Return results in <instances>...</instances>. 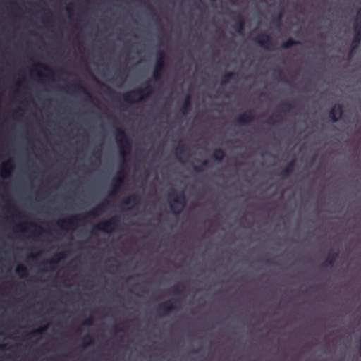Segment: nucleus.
<instances>
[{
	"instance_id": "1",
	"label": "nucleus",
	"mask_w": 361,
	"mask_h": 361,
	"mask_svg": "<svg viewBox=\"0 0 361 361\" xmlns=\"http://www.w3.org/2000/svg\"><path fill=\"white\" fill-rule=\"evenodd\" d=\"M115 138L119 148L120 154L123 157V161L121 164V169L117 172V176L114 179L112 190L109 195L110 196L116 195L121 190L124 183L127 173L123 168L127 166L126 158L129 157L131 149L130 140L122 128H116Z\"/></svg>"
},
{
	"instance_id": "2",
	"label": "nucleus",
	"mask_w": 361,
	"mask_h": 361,
	"mask_svg": "<svg viewBox=\"0 0 361 361\" xmlns=\"http://www.w3.org/2000/svg\"><path fill=\"white\" fill-rule=\"evenodd\" d=\"M109 204L108 200H104L82 216H71L66 219L58 220L56 224L63 230L74 229L81 221H87L88 219H94L102 214Z\"/></svg>"
},
{
	"instance_id": "3",
	"label": "nucleus",
	"mask_w": 361,
	"mask_h": 361,
	"mask_svg": "<svg viewBox=\"0 0 361 361\" xmlns=\"http://www.w3.org/2000/svg\"><path fill=\"white\" fill-rule=\"evenodd\" d=\"M152 92V87L146 83L142 88H137L124 93L123 94V99L127 103L134 104L148 98Z\"/></svg>"
},
{
	"instance_id": "4",
	"label": "nucleus",
	"mask_w": 361,
	"mask_h": 361,
	"mask_svg": "<svg viewBox=\"0 0 361 361\" xmlns=\"http://www.w3.org/2000/svg\"><path fill=\"white\" fill-rule=\"evenodd\" d=\"M169 207L172 213L179 214L185 205V196L183 192L178 193L172 189L168 195Z\"/></svg>"
},
{
	"instance_id": "5",
	"label": "nucleus",
	"mask_w": 361,
	"mask_h": 361,
	"mask_svg": "<svg viewBox=\"0 0 361 361\" xmlns=\"http://www.w3.org/2000/svg\"><path fill=\"white\" fill-rule=\"evenodd\" d=\"M120 219L118 216H114L109 219L101 221L95 225L92 229L94 231H102L104 233H110L114 231L119 225Z\"/></svg>"
},
{
	"instance_id": "6",
	"label": "nucleus",
	"mask_w": 361,
	"mask_h": 361,
	"mask_svg": "<svg viewBox=\"0 0 361 361\" xmlns=\"http://www.w3.org/2000/svg\"><path fill=\"white\" fill-rule=\"evenodd\" d=\"M120 219L118 216H114L109 219L101 221L95 225L92 229L94 231H102L104 233H110L114 231L119 225Z\"/></svg>"
},
{
	"instance_id": "7",
	"label": "nucleus",
	"mask_w": 361,
	"mask_h": 361,
	"mask_svg": "<svg viewBox=\"0 0 361 361\" xmlns=\"http://www.w3.org/2000/svg\"><path fill=\"white\" fill-rule=\"evenodd\" d=\"M166 54L162 50H159L156 53V61L153 71V78L155 81L161 79L162 73L165 70Z\"/></svg>"
},
{
	"instance_id": "8",
	"label": "nucleus",
	"mask_w": 361,
	"mask_h": 361,
	"mask_svg": "<svg viewBox=\"0 0 361 361\" xmlns=\"http://www.w3.org/2000/svg\"><path fill=\"white\" fill-rule=\"evenodd\" d=\"M254 42L264 49L269 50L274 45V39L269 35L260 34L253 38Z\"/></svg>"
},
{
	"instance_id": "9",
	"label": "nucleus",
	"mask_w": 361,
	"mask_h": 361,
	"mask_svg": "<svg viewBox=\"0 0 361 361\" xmlns=\"http://www.w3.org/2000/svg\"><path fill=\"white\" fill-rule=\"evenodd\" d=\"M178 302L177 300L172 301L168 300L159 305L157 308V312L162 315H166L169 312L176 310L175 303Z\"/></svg>"
},
{
	"instance_id": "10",
	"label": "nucleus",
	"mask_w": 361,
	"mask_h": 361,
	"mask_svg": "<svg viewBox=\"0 0 361 361\" xmlns=\"http://www.w3.org/2000/svg\"><path fill=\"white\" fill-rule=\"evenodd\" d=\"M14 169L13 161L10 159L4 162L0 169V176L2 178H6L10 176Z\"/></svg>"
},
{
	"instance_id": "11",
	"label": "nucleus",
	"mask_w": 361,
	"mask_h": 361,
	"mask_svg": "<svg viewBox=\"0 0 361 361\" xmlns=\"http://www.w3.org/2000/svg\"><path fill=\"white\" fill-rule=\"evenodd\" d=\"M353 30L354 36L352 40L351 45L353 46V49H355L359 47L361 42V25H359L358 23L354 22Z\"/></svg>"
},
{
	"instance_id": "12",
	"label": "nucleus",
	"mask_w": 361,
	"mask_h": 361,
	"mask_svg": "<svg viewBox=\"0 0 361 361\" xmlns=\"http://www.w3.org/2000/svg\"><path fill=\"white\" fill-rule=\"evenodd\" d=\"M254 119V114L252 111H248L241 114L235 119L238 125H247L250 123Z\"/></svg>"
},
{
	"instance_id": "13",
	"label": "nucleus",
	"mask_w": 361,
	"mask_h": 361,
	"mask_svg": "<svg viewBox=\"0 0 361 361\" xmlns=\"http://www.w3.org/2000/svg\"><path fill=\"white\" fill-rule=\"evenodd\" d=\"M343 114V106L340 104H335L329 111V116L331 121L337 122Z\"/></svg>"
},
{
	"instance_id": "14",
	"label": "nucleus",
	"mask_w": 361,
	"mask_h": 361,
	"mask_svg": "<svg viewBox=\"0 0 361 361\" xmlns=\"http://www.w3.org/2000/svg\"><path fill=\"white\" fill-rule=\"evenodd\" d=\"M66 255L64 252H60L56 253L51 259L47 260L46 262H42V264L47 265L50 270L54 269V267L56 264L59 261L64 259Z\"/></svg>"
},
{
	"instance_id": "15",
	"label": "nucleus",
	"mask_w": 361,
	"mask_h": 361,
	"mask_svg": "<svg viewBox=\"0 0 361 361\" xmlns=\"http://www.w3.org/2000/svg\"><path fill=\"white\" fill-rule=\"evenodd\" d=\"M338 257V252H331L326 259L322 262V267H332Z\"/></svg>"
},
{
	"instance_id": "16",
	"label": "nucleus",
	"mask_w": 361,
	"mask_h": 361,
	"mask_svg": "<svg viewBox=\"0 0 361 361\" xmlns=\"http://www.w3.org/2000/svg\"><path fill=\"white\" fill-rule=\"evenodd\" d=\"M140 201V198L137 195L132 194L123 199L121 202L122 205L132 204L133 206L138 205Z\"/></svg>"
},
{
	"instance_id": "17",
	"label": "nucleus",
	"mask_w": 361,
	"mask_h": 361,
	"mask_svg": "<svg viewBox=\"0 0 361 361\" xmlns=\"http://www.w3.org/2000/svg\"><path fill=\"white\" fill-rule=\"evenodd\" d=\"M295 164V160L292 159L280 173V176L284 178L288 177L293 172Z\"/></svg>"
},
{
	"instance_id": "18",
	"label": "nucleus",
	"mask_w": 361,
	"mask_h": 361,
	"mask_svg": "<svg viewBox=\"0 0 361 361\" xmlns=\"http://www.w3.org/2000/svg\"><path fill=\"white\" fill-rule=\"evenodd\" d=\"M245 27V22L243 16L239 14L236 18L235 23L233 26L235 30L238 34H242Z\"/></svg>"
},
{
	"instance_id": "19",
	"label": "nucleus",
	"mask_w": 361,
	"mask_h": 361,
	"mask_svg": "<svg viewBox=\"0 0 361 361\" xmlns=\"http://www.w3.org/2000/svg\"><path fill=\"white\" fill-rule=\"evenodd\" d=\"M71 87H73L75 91L82 93L87 99L90 100L92 99L91 94L82 85L79 83L73 84L71 85Z\"/></svg>"
},
{
	"instance_id": "20",
	"label": "nucleus",
	"mask_w": 361,
	"mask_h": 361,
	"mask_svg": "<svg viewBox=\"0 0 361 361\" xmlns=\"http://www.w3.org/2000/svg\"><path fill=\"white\" fill-rule=\"evenodd\" d=\"M226 154L221 148H216L213 151L212 157L216 161H221L225 157Z\"/></svg>"
},
{
	"instance_id": "21",
	"label": "nucleus",
	"mask_w": 361,
	"mask_h": 361,
	"mask_svg": "<svg viewBox=\"0 0 361 361\" xmlns=\"http://www.w3.org/2000/svg\"><path fill=\"white\" fill-rule=\"evenodd\" d=\"M15 272L21 278L26 277L28 275L27 269L23 264L17 265Z\"/></svg>"
},
{
	"instance_id": "22",
	"label": "nucleus",
	"mask_w": 361,
	"mask_h": 361,
	"mask_svg": "<svg viewBox=\"0 0 361 361\" xmlns=\"http://www.w3.org/2000/svg\"><path fill=\"white\" fill-rule=\"evenodd\" d=\"M237 74L234 72L229 71L226 73L221 80V85H226L231 80L235 79Z\"/></svg>"
},
{
	"instance_id": "23",
	"label": "nucleus",
	"mask_w": 361,
	"mask_h": 361,
	"mask_svg": "<svg viewBox=\"0 0 361 361\" xmlns=\"http://www.w3.org/2000/svg\"><path fill=\"white\" fill-rule=\"evenodd\" d=\"M299 44H300V42L294 40L291 38H289L288 39H287L286 41L283 42L281 45V47L282 49H290L293 46L299 45Z\"/></svg>"
},
{
	"instance_id": "24",
	"label": "nucleus",
	"mask_w": 361,
	"mask_h": 361,
	"mask_svg": "<svg viewBox=\"0 0 361 361\" xmlns=\"http://www.w3.org/2000/svg\"><path fill=\"white\" fill-rule=\"evenodd\" d=\"M191 101H190V97L189 95H187L186 97L184 99L183 104L181 107V113L183 114H186L190 107Z\"/></svg>"
},
{
	"instance_id": "25",
	"label": "nucleus",
	"mask_w": 361,
	"mask_h": 361,
	"mask_svg": "<svg viewBox=\"0 0 361 361\" xmlns=\"http://www.w3.org/2000/svg\"><path fill=\"white\" fill-rule=\"evenodd\" d=\"M281 116L280 114H275L271 115L265 121V123L269 125H274V124H276V123H279V121H281Z\"/></svg>"
},
{
	"instance_id": "26",
	"label": "nucleus",
	"mask_w": 361,
	"mask_h": 361,
	"mask_svg": "<svg viewBox=\"0 0 361 361\" xmlns=\"http://www.w3.org/2000/svg\"><path fill=\"white\" fill-rule=\"evenodd\" d=\"M185 151V145L180 141L178 146L175 149V154L178 158Z\"/></svg>"
},
{
	"instance_id": "27",
	"label": "nucleus",
	"mask_w": 361,
	"mask_h": 361,
	"mask_svg": "<svg viewBox=\"0 0 361 361\" xmlns=\"http://www.w3.org/2000/svg\"><path fill=\"white\" fill-rule=\"evenodd\" d=\"M48 328V325L46 324L44 326H42L38 329H36L33 331H32L29 334L30 336H36V335H40L43 334Z\"/></svg>"
},
{
	"instance_id": "28",
	"label": "nucleus",
	"mask_w": 361,
	"mask_h": 361,
	"mask_svg": "<svg viewBox=\"0 0 361 361\" xmlns=\"http://www.w3.org/2000/svg\"><path fill=\"white\" fill-rule=\"evenodd\" d=\"M82 340L84 341L83 345H82L83 348H86V347L90 346L94 343L93 338L89 334L83 337Z\"/></svg>"
},
{
	"instance_id": "29",
	"label": "nucleus",
	"mask_w": 361,
	"mask_h": 361,
	"mask_svg": "<svg viewBox=\"0 0 361 361\" xmlns=\"http://www.w3.org/2000/svg\"><path fill=\"white\" fill-rule=\"evenodd\" d=\"M279 106L281 109V110L284 112L290 111L294 109V105L289 102L281 104H280Z\"/></svg>"
},
{
	"instance_id": "30",
	"label": "nucleus",
	"mask_w": 361,
	"mask_h": 361,
	"mask_svg": "<svg viewBox=\"0 0 361 361\" xmlns=\"http://www.w3.org/2000/svg\"><path fill=\"white\" fill-rule=\"evenodd\" d=\"M34 67L36 68H40L43 71H45L46 72H47L48 73H50L51 75L53 74L52 70L49 67H48L47 66H46L44 64L37 63L34 64Z\"/></svg>"
},
{
	"instance_id": "31",
	"label": "nucleus",
	"mask_w": 361,
	"mask_h": 361,
	"mask_svg": "<svg viewBox=\"0 0 361 361\" xmlns=\"http://www.w3.org/2000/svg\"><path fill=\"white\" fill-rule=\"evenodd\" d=\"M30 225L33 227V232L35 233V234H36L37 235H39L42 234V233L43 232V229L42 228L36 224H34V223H30Z\"/></svg>"
},
{
	"instance_id": "32",
	"label": "nucleus",
	"mask_w": 361,
	"mask_h": 361,
	"mask_svg": "<svg viewBox=\"0 0 361 361\" xmlns=\"http://www.w3.org/2000/svg\"><path fill=\"white\" fill-rule=\"evenodd\" d=\"M207 164H208V161L207 160H203L202 161V163H201V166H193V169L196 172H201L203 170V167L207 166Z\"/></svg>"
},
{
	"instance_id": "33",
	"label": "nucleus",
	"mask_w": 361,
	"mask_h": 361,
	"mask_svg": "<svg viewBox=\"0 0 361 361\" xmlns=\"http://www.w3.org/2000/svg\"><path fill=\"white\" fill-rule=\"evenodd\" d=\"M148 8L150 11L152 17L154 19L155 23L157 25H160V20L157 18V13H155L154 9L150 6H149Z\"/></svg>"
},
{
	"instance_id": "34",
	"label": "nucleus",
	"mask_w": 361,
	"mask_h": 361,
	"mask_svg": "<svg viewBox=\"0 0 361 361\" xmlns=\"http://www.w3.org/2000/svg\"><path fill=\"white\" fill-rule=\"evenodd\" d=\"M97 82L102 87H104L106 90V94L112 95L114 94V92L109 87H108L107 85H106L105 84H104L103 82H101L99 81H97Z\"/></svg>"
},
{
	"instance_id": "35",
	"label": "nucleus",
	"mask_w": 361,
	"mask_h": 361,
	"mask_svg": "<svg viewBox=\"0 0 361 361\" xmlns=\"http://www.w3.org/2000/svg\"><path fill=\"white\" fill-rule=\"evenodd\" d=\"M94 322V317L92 315H90L87 318H86L82 322L83 325L85 326H92Z\"/></svg>"
},
{
	"instance_id": "36",
	"label": "nucleus",
	"mask_w": 361,
	"mask_h": 361,
	"mask_svg": "<svg viewBox=\"0 0 361 361\" xmlns=\"http://www.w3.org/2000/svg\"><path fill=\"white\" fill-rule=\"evenodd\" d=\"M355 22L358 23L359 25H361V8L357 11Z\"/></svg>"
},
{
	"instance_id": "37",
	"label": "nucleus",
	"mask_w": 361,
	"mask_h": 361,
	"mask_svg": "<svg viewBox=\"0 0 361 361\" xmlns=\"http://www.w3.org/2000/svg\"><path fill=\"white\" fill-rule=\"evenodd\" d=\"M172 293L175 295H180L183 293V290L179 287H174L172 289Z\"/></svg>"
},
{
	"instance_id": "38",
	"label": "nucleus",
	"mask_w": 361,
	"mask_h": 361,
	"mask_svg": "<svg viewBox=\"0 0 361 361\" xmlns=\"http://www.w3.org/2000/svg\"><path fill=\"white\" fill-rule=\"evenodd\" d=\"M66 11H67L68 16H71L72 15V13H73V5H72V4H70L69 5H68L66 6Z\"/></svg>"
},
{
	"instance_id": "39",
	"label": "nucleus",
	"mask_w": 361,
	"mask_h": 361,
	"mask_svg": "<svg viewBox=\"0 0 361 361\" xmlns=\"http://www.w3.org/2000/svg\"><path fill=\"white\" fill-rule=\"evenodd\" d=\"M114 331L116 333L123 331V329L122 327L118 326H115L114 327Z\"/></svg>"
},
{
	"instance_id": "40",
	"label": "nucleus",
	"mask_w": 361,
	"mask_h": 361,
	"mask_svg": "<svg viewBox=\"0 0 361 361\" xmlns=\"http://www.w3.org/2000/svg\"><path fill=\"white\" fill-rule=\"evenodd\" d=\"M282 17V13H279V15L277 16V17L274 19V21L276 23H277L278 24L280 23V21H281V18Z\"/></svg>"
},
{
	"instance_id": "41",
	"label": "nucleus",
	"mask_w": 361,
	"mask_h": 361,
	"mask_svg": "<svg viewBox=\"0 0 361 361\" xmlns=\"http://www.w3.org/2000/svg\"><path fill=\"white\" fill-rule=\"evenodd\" d=\"M37 257V255H33V254H32V255H30L29 256V257H30V258H31V259H35V258H36Z\"/></svg>"
},
{
	"instance_id": "42",
	"label": "nucleus",
	"mask_w": 361,
	"mask_h": 361,
	"mask_svg": "<svg viewBox=\"0 0 361 361\" xmlns=\"http://www.w3.org/2000/svg\"><path fill=\"white\" fill-rule=\"evenodd\" d=\"M20 109H18L14 111V113L17 114L20 111Z\"/></svg>"
},
{
	"instance_id": "43",
	"label": "nucleus",
	"mask_w": 361,
	"mask_h": 361,
	"mask_svg": "<svg viewBox=\"0 0 361 361\" xmlns=\"http://www.w3.org/2000/svg\"><path fill=\"white\" fill-rule=\"evenodd\" d=\"M5 348V345L2 344V345H0V349H3Z\"/></svg>"
},
{
	"instance_id": "44",
	"label": "nucleus",
	"mask_w": 361,
	"mask_h": 361,
	"mask_svg": "<svg viewBox=\"0 0 361 361\" xmlns=\"http://www.w3.org/2000/svg\"><path fill=\"white\" fill-rule=\"evenodd\" d=\"M355 49H353L351 50V52H350V54H352V52L354 51Z\"/></svg>"
},
{
	"instance_id": "45",
	"label": "nucleus",
	"mask_w": 361,
	"mask_h": 361,
	"mask_svg": "<svg viewBox=\"0 0 361 361\" xmlns=\"http://www.w3.org/2000/svg\"><path fill=\"white\" fill-rule=\"evenodd\" d=\"M198 352V350H194L193 353H197Z\"/></svg>"
}]
</instances>
